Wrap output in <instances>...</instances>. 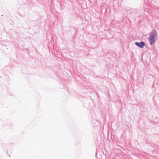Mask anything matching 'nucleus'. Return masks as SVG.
Wrapping results in <instances>:
<instances>
[{"instance_id": "nucleus-1", "label": "nucleus", "mask_w": 159, "mask_h": 159, "mask_svg": "<svg viewBox=\"0 0 159 159\" xmlns=\"http://www.w3.org/2000/svg\"><path fill=\"white\" fill-rule=\"evenodd\" d=\"M157 31L155 29L153 30L150 33L148 38V40L150 44L152 45L155 43L157 40Z\"/></svg>"}, {"instance_id": "nucleus-2", "label": "nucleus", "mask_w": 159, "mask_h": 159, "mask_svg": "<svg viewBox=\"0 0 159 159\" xmlns=\"http://www.w3.org/2000/svg\"><path fill=\"white\" fill-rule=\"evenodd\" d=\"M145 44L144 42H141L140 43V48H143L145 45Z\"/></svg>"}, {"instance_id": "nucleus-3", "label": "nucleus", "mask_w": 159, "mask_h": 159, "mask_svg": "<svg viewBox=\"0 0 159 159\" xmlns=\"http://www.w3.org/2000/svg\"><path fill=\"white\" fill-rule=\"evenodd\" d=\"M135 44L136 45L138 46L139 47V43L136 42L135 43Z\"/></svg>"}]
</instances>
